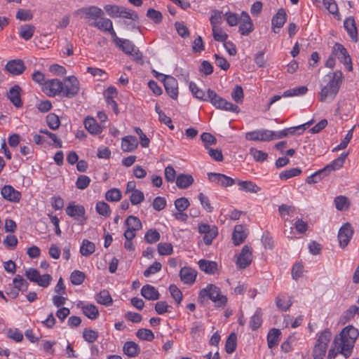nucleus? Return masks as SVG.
I'll list each match as a JSON object with an SVG mask.
<instances>
[{
    "mask_svg": "<svg viewBox=\"0 0 359 359\" xmlns=\"http://www.w3.org/2000/svg\"><path fill=\"white\" fill-rule=\"evenodd\" d=\"M272 130L267 129L256 130L245 133V138L251 141L269 142L273 140Z\"/></svg>",
    "mask_w": 359,
    "mask_h": 359,
    "instance_id": "obj_13",
    "label": "nucleus"
},
{
    "mask_svg": "<svg viewBox=\"0 0 359 359\" xmlns=\"http://www.w3.org/2000/svg\"><path fill=\"white\" fill-rule=\"evenodd\" d=\"M194 178L189 174H180L176 177V184L180 189H187L194 182Z\"/></svg>",
    "mask_w": 359,
    "mask_h": 359,
    "instance_id": "obj_34",
    "label": "nucleus"
},
{
    "mask_svg": "<svg viewBox=\"0 0 359 359\" xmlns=\"http://www.w3.org/2000/svg\"><path fill=\"white\" fill-rule=\"evenodd\" d=\"M95 209L97 212L104 217H108L110 215L111 209L109 205L104 201H99L96 203Z\"/></svg>",
    "mask_w": 359,
    "mask_h": 359,
    "instance_id": "obj_53",
    "label": "nucleus"
},
{
    "mask_svg": "<svg viewBox=\"0 0 359 359\" xmlns=\"http://www.w3.org/2000/svg\"><path fill=\"white\" fill-rule=\"evenodd\" d=\"M207 97L208 100L217 109L233 111L235 113H238L240 111V109L237 105L224 100L211 89L208 90Z\"/></svg>",
    "mask_w": 359,
    "mask_h": 359,
    "instance_id": "obj_7",
    "label": "nucleus"
},
{
    "mask_svg": "<svg viewBox=\"0 0 359 359\" xmlns=\"http://www.w3.org/2000/svg\"><path fill=\"white\" fill-rule=\"evenodd\" d=\"M325 80L328 83L321 88L320 93V101L325 102L327 99L334 100L339 92L343 80V74L341 71H336L328 74L325 76Z\"/></svg>",
    "mask_w": 359,
    "mask_h": 359,
    "instance_id": "obj_2",
    "label": "nucleus"
},
{
    "mask_svg": "<svg viewBox=\"0 0 359 359\" xmlns=\"http://www.w3.org/2000/svg\"><path fill=\"white\" fill-rule=\"evenodd\" d=\"M354 233V229L349 222L344 224L339 229L337 238L339 246L344 249L349 243Z\"/></svg>",
    "mask_w": 359,
    "mask_h": 359,
    "instance_id": "obj_10",
    "label": "nucleus"
},
{
    "mask_svg": "<svg viewBox=\"0 0 359 359\" xmlns=\"http://www.w3.org/2000/svg\"><path fill=\"white\" fill-rule=\"evenodd\" d=\"M212 36L215 41L225 42L228 38V34L222 30L219 26L212 27Z\"/></svg>",
    "mask_w": 359,
    "mask_h": 359,
    "instance_id": "obj_45",
    "label": "nucleus"
},
{
    "mask_svg": "<svg viewBox=\"0 0 359 359\" xmlns=\"http://www.w3.org/2000/svg\"><path fill=\"white\" fill-rule=\"evenodd\" d=\"M83 314L91 320L96 319L99 316V311L96 306L88 304L81 307Z\"/></svg>",
    "mask_w": 359,
    "mask_h": 359,
    "instance_id": "obj_39",
    "label": "nucleus"
},
{
    "mask_svg": "<svg viewBox=\"0 0 359 359\" xmlns=\"http://www.w3.org/2000/svg\"><path fill=\"white\" fill-rule=\"evenodd\" d=\"M144 199V195L140 190L134 191L130 196V201L133 205L141 203Z\"/></svg>",
    "mask_w": 359,
    "mask_h": 359,
    "instance_id": "obj_61",
    "label": "nucleus"
},
{
    "mask_svg": "<svg viewBox=\"0 0 359 359\" xmlns=\"http://www.w3.org/2000/svg\"><path fill=\"white\" fill-rule=\"evenodd\" d=\"M116 46L121 49L126 54L129 55L137 62H142V55L134 43L128 39H117Z\"/></svg>",
    "mask_w": 359,
    "mask_h": 359,
    "instance_id": "obj_8",
    "label": "nucleus"
},
{
    "mask_svg": "<svg viewBox=\"0 0 359 359\" xmlns=\"http://www.w3.org/2000/svg\"><path fill=\"white\" fill-rule=\"evenodd\" d=\"M136 336L141 340L151 341L154 339L153 332L149 329L141 328L136 332Z\"/></svg>",
    "mask_w": 359,
    "mask_h": 359,
    "instance_id": "obj_49",
    "label": "nucleus"
},
{
    "mask_svg": "<svg viewBox=\"0 0 359 359\" xmlns=\"http://www.w3.org/2000/svg\"><path fill=\"white\" fill-rule=\"evenodd\" d=\"M248 236L246 229L242 225H236L232 233V240L235 245H239L244 242Z\"/></svg>",
    "mask_w": 359,
    "mask_h": 359,
    "instance_id": "obj_23",
    "label": "nucleus"
},
{
    "mask_svg": "<svg viewBox=\"0 0 359 359\" xmlns=\"http://www.w3.org/2000/svg\"><path fill=\"white\" fill-rule=\"evenodd\" d=\"M276 304L279 309L285 311L291 306L292 302L290 299L287 301L284 296H278L276 299Z\"/></svg>",
    "mask_w": 359,
    "mask_h": 359,
    "instance_id": "obj_56",
    "label": "nucleus"
},
{
    "mask_svg": "<svg viewBox=\"0 0 359 359\" xmlns=\"http://www.w3.org/2000/svg\"><path fill=\"white\" fill-rule=\"evenodd\" d=\"M158 252L161 255H170L173 252L172 245L169 243H160L158 245Z\"/></svg>",
    "mask_w": 359,
    "mask_h": 359,
    "instance_id": "obj_59",
    "label": "nucleus"
},
{
    "mask_svg": "<svg viewBox=\"0 0 359 359\" xmlns=\"http://www.w3.org/2000/svg\"><path fill=\"white\" fill-rule=\"evenodd\" d=\"M95 250V245L93 242L86 239L83 240L80 248V252L83 256L88 257L92 255Z\"/></svg>",
    "mask_w": 359,
    "mask_h": 359,
    "instance_id": "obj_38",
    "label": "nucleus"
},
{
    "mask_svg": "<svg viewBox=\"0 0 359 359\" xmlns=\"http://www.w3.org/2000/svg\"><path fill=\"white\" fill-rule=\"evenodd\" d=\"M238 184L240 186V190L245 192L256 194L261 190V188L252 181L238 180Z\"/></svg>",
    "mask_w": 359,
    "mask_h": 359,
    "instance_id": "obj_35",
    "label": "nucleus"
},
{
    "mask_svg": "<svg viewBox=\"0 0 359 359\" xmlns=\"http://www.w3.org/2000/svg\"><path fill=\"white\" fill-rule=\"evenodd\" d=\"M160 233L156 230L151 229L147 231L144 236V240L147 243L152 244L160 240Z\"/></svg>",
    "mask_w": 359,
    "mask_h": 359,
    "instance_id": "obj_52",
    "label": "nucleus"
},
{
    "mask_svg": "<svg viewBox=\"0 0 359 359\" xmlns=\"http://www.w3.org/2000/svg\"><path fill=\"white\" fill-rule=\"evenodd\" d=\"M1 194L4 198L7 201L18 203L21 198V194L15 190L12 186L6 185L1 189Z\"/></svg>",
    "mask_w": 359,
    "mask_h": 359,
    "instance_id": "obj_21",
    "label": "nucleus"
},
{
    "mask_svg": "<svg viewBox=\"0 0 359 359\" xmlns=\"http://www.w3.org/2000/svg\"><path fill=\"white\" fill-rule=\"evenodd\" d=\"M118 18H128L134 21L138 20L139 17L135 11L128 10L123 6H121L120 15Z\"/></svg>",
    "mask_w": 359,
    "mask_h": 359,
    "instance_id": "obj_57",
    "label": "nucleus"
},
{
    "mask_svg": "<svg viewBox=\"0 0 359 359\" xmlns=\"http://www.w3.org/2000/svg\"><path fill=\"white\" fill-rule=\"evenodd\" d=\"M63 95L67 97H74L78 95L80 87L79 81L74 76H67L65 79Z\"/></svg>",
    "mask_w": 359,
    "mask_h": 359,
    "instance_id": "obj_12",
    "label": "nucleus"
},
{
    "mask_svg": "<svg viewBox=\"0 0 359 359\" xmlns=\"http://www.w3.org/2000/svg\"><path fill=\"white\" fill-rule=\"evenodd\" d=\"M280 333V330L276 328H273L269 332L267 335V344L269 348H272L278 345Z\"/></svg>",
    "mask_w": 359,
    "mask_h": 359,
    "instance_id": "obj_36",
    "label": "nucleus"
},
{
    "mask_svg": "<svg viewBox=\"0 0 359 359\" xmlns=\"http://www.w3.org/2000/svg\"><path fill=\"white\" fill-rule=\"evenodd\" d=\"M21 88L18 85H15L9 90L8 93V97L13 104L20 108L22 106V102L20 98Z\"/></svg>",
    "mask_w": 359,
    "mask_h": 359,
    "instance_id": "obj_22",
    "label": "nucleus"
},
{
    "mask_svg": "<svg viewBox=\"0 0 359 359\" xmlns=\"http://www.w3.org/2000/svg\"><path fill=\"white\" fill-rule=\"evenodd\" d=\"M208 177L210 182H215L224 187L232 186L235 183L233 178L221 173L209 172Z\"/></svg>",
    "mask_w": 359,
    "mask_h": 359,
    "instance_id": "obj_18",
    "label": "nucleus"
},
{
    "mask_svg": "<svg viewBox=\"0 0 359 359\" xmlns=\"http://www.w3.org/2000/svg\"><path fill=\"white\" fill-rule=\"evenodd\" d=\"M141 294L147 299L157 300L160 297L159 292L150 285H144L141 289Z\"/></svg>",
    "mask_w": 359,
    "mask_h": 359,
    "instance_id": "obj_33",
    "label": "nucleus"
},
{
    "mask_svg": "<svg viewBox=\"0 0 359 359\" xmlns=\"http://www.w3.org/2000/svg\"><path fill=\"white\" fill-rule=\"evenodd\" d=\"M164 87L167 94L173 100L178 97V82L173 76L165 78Z\"/></svg>",
    "mask_w": 359,
    "mask_h": 359,
    "instance_id": "obj_19",
    "label": "nucleus"
},
{
    "mask_svg": "<svg viewBox=\"0 0 359 359\" xmlns=\"http://www.w3.org/2000/svg\"><path fill=\"white\" fill-rule=\"evenodd\" d=\"M252 260V248L247 245H244L237 257L236 264L238 268L241 269H245L251 264Z\"/></svg>",
    "mask_w": 359,
    "mask_h": 359,
    "instance_id": "obj_15",
    "label": "nucleus"
},
{
    "mask_svg": "<svg viewBox=\"0 0 359 359\" xmlns=\"http://www.w3.org/2000/svg\"><path fill=\"white\" fill-rule=\"evenodd\" d=\"M121 191L116 188L108 190L105 194V199L109 202H117L121 199Z\"/></svg>",
    "mask_w": 359,
    "mask_h": 359,
    "instance_id": "obj_42",
    "label": "nucleus"
},
{
    "mask_svg": "<svg viewBox=\"0 0 359 359\" xmlns=\"http://www.w3.org/2000/svg\"><path fill=\"white\" fill-rule=\"evenodd\" d=\"M313 120L308 121L304 124L299 125L298 126L294 127H290L288 128H286V131L287 133V135H295L296 133L301 134L305 130H306L312 123Z\"/></svg>",
    "mask_w": 359,
    "mask_h": 359,
    "instance_id": "obj_44",
    "label": "nucleus"
},
{
    "mask_svg": "<svg viewBox=\"0 0 359 359\" xmlns=\"http://www.w3.org/2000/svg\"><path fill=\"white\" fill-rule=\"evenodd\" d=\"M243 22L239 26V32L242 35H248L253 30V24L249 16L245 12H242Z\"/></svg>",
    "mask_w": 359,
    "mask_h": 359,
    "instance_id": "obj_28",
    "label": "nucleus"
},
{
    "mask_svg": "<svg viewBox=\"0 0 359 359\" xmlns=\"http://www.w3.org/2000/svg\"><path fill=\"white\" fill-rule=\"evenodd\" d=\"M198 232L204 234V243L209 245L217 235V228L215 226H211L206 224H202L198 226Z\"/></svg>",
    "mask_w": 359,
    "mask_h": 359,
    "instance_id": "obj_16",
    "label": "nucleus"
},
{
    "mask_svg": "<svg viewBox=\"0 0 359 359\" xmlns=\"http://www.w3.org/2000/svg\"><path fill=\"white\" fill-rule=\"evenodd\" d=\"M196 275V271L189 267H183L181 269L180 272V278L185 284H191L194 283Z\"/></svg>",
    "mask_w": 359,
    "mask_h": 359,
    "instance_id": "obj_26",
    "label": "nucleus"
},
{
    "mask_svg": "<svg viewBox=\"0 0 359 359\" xmlns=\"http://www.w3.org/2000/svg\"><path fill=\"white\" fill-rule=\"evenodd\" d=\"M95 299L98 304L109 306L112 303V298L109 294V292L103 290L100 293L96 295Z\"/></svg>",
    "mask_w": 359,
    "mask_h": 359,
    "instance_id": "obj_41",
    "label": "nucleus"
},
{
    "mask_svg": "<svg viewBox=\"0 0 359 359\" xmlns=\"http://www.w3.org/2000/svg\"><path fill=\"white\" fill-rule=\"evenodd\" d=\"M65 212L67 215L73 217L79 222V224L83 225L86 223V210L81 205H76L74 202H70L66 208Z\"/></svg>",
    "mask_w": 359,
    "mask_h": 359,
    "instance_id": "obj_9",
    "label": "nucleus"
},
{
    "mask_svg": "<svg viewBox=\"0 0 359 359\" xmlns=\"http://www.w3.org/2000/svg\"><path fill=\"white\" fill-rule=\"evenodd\" d=\"M125 224L127 227L123 234L125 238H134L136 236V232L142 228L140 219L133 215L128 217Z\"/></svg>",
    "mask_w": 359,
    "mask_h": 359,
    "instance_id": "obj_11",
    "label": "nucleus"
},
{
    "mask_svg": "<svg viewBox=\"0 0 359 359\" xmlns=\"http://www.w3.org/2000/svg\"><path fill=\"white\" fill-rule=\"evenodd\" d=\"M35 27L33 25H24L20 28L19 35L25 41L31 39L35 32Z\"/></svg>",
    "mask_w": 359,
    "mask_h": 359,
    "instance_id": "obj_37",
    "label": "nucleus"
},
{
    "mask_svg": "<svg viewBox=\"0 0 359 359\" xmlns=\"http://www.w3.org/2000/svg\"><path fill=\"white\" fill-rule=\"evenodd\" d=\"M85 128L93 135H98L102 133V128L92 117H87L83 122Z\"/></svg>",
    "mask_w": 359,
    "mask_h": 359,
    "instance_id": "obj_32",
    "label": "nucleus"
},
{
    "mask_svg": "<svg viewBox=\"0 0 359 359\" xmlns=\"http://www.w3.org/2000/svg\"><path fill=\"white\" fill-rule=\"evenodd\" d=\"M74 13L83 16L88 20V25L95 28V25H100L104 20L109 19L104 17V11L95 6L83 7L76 11Z\"/></svg>",
    "mask_w": 359,
    "mask_h": 359,
    "instance_id": "obj_5",
    "label": "nucleus"
},
{
    "mask_svg": "<svg viewBox=\"0 0 359 359\" xmlns=\"http://www.w3.org/2000/svg\"><path fill=\"white\" fill-rule=\"evenodd\" d=\"M237 335L235 332H231L226 339L225 344V350L227 353H232L235 351L237 345Z\"/></svg>",
    "mask_w": 359,
    "mask_h": 359,
    "instance_id": "obj_40",
    "label": "nucleus"
},
{
    "mask_svg": "<svg viewBox=\"0 0 359 359\" xmlns=\"http://www.w3.org/2000/svg\"><path fill=\"white\" fill-rule=\"evenodd\" d=\"M348 156V153H342L337 158L334 160L330 164L325 165L313 174L307 177L306 182L307 184H316L320 182L323 178L327 176L332 171L337 170L342 168L345 160Z\"/></svg>",
    "mask_w": 359,
    "mask_h": 359,
    "instance_id": "obj_3",
    "label": "nucleus"
},
{
    "mask_svg": "<svg viewBox=\"0 0 359 359\" xmlns=\"http://www.w3.org/2000/svg\"><path fill=\"white\" fill-rule=\"evenodd\" d=\"M301 172L302 170L300 168H293L281 172L279 177L282 180H287L291 177L299 175Z\"/></svg>",
    "mask_w": 359,
    "mask_h": 359,
    "instance_id": "obj_48",
    "label": "nucleus"
},
{
    "mask_svg": "<svg viewBox=\"0 0 359 359\" xmlns=\"http://www.w3.org/2000/svg\"><path fill=\"white\" fill-rule=\"evenodd\" d=\"M344 27L353 41H358V32L355 20L353 17H348L344 22Z\"/></svg>",
    "mask_w": 359,
    "mask_h": 359,
    "instance_id": "obj_27",
    "label": "nucleus"
},
{
    "mask_svg": "<svg viewBox=\"0 0 359 359\" xmlns=\"http://www.w3.org/2000/svg\"><path fill=\"white\" fill-rule=\"evenodd\" d=\"M358 335L359 332L354 327H345L339 334L334 337L327 359H334L338 354L343 355L346 358L350 357Z\"/></svg>",
    "mask_w": 359,
    "mask_h": 359,
    "instance_id": "obj_1",
    "label": "nucleus"
},
{
    "mask_svg": "<svg viewBox=\"0 0 359 359\" xmlns=\"http://www.w3.org/2000/svg\"><path fill=\"white\" fill-rule=\"evenodd\" d=\"M70 279L73 285H79L84 281L85 274L82 271L75 270L71 273Z\"/></svg>",
    "mask_w": 359,
    "mask_h": 359,
    "instance_id": "obj_55",
    "label": "nucleus"
},
{
    "mask_svg": "<svg viewBox=\"0 0 359 359\" xmlns=\"http://www.w3.org/2000/svg\"><path fill=\"white\" fill-rule=\"evenodd\" d=\"M334 204L336 208L342 211L349 208L350 203L348 198L344 196H338L334 198Z\"/></svg>",
    "mask_w": 359,
    "mask_h": 359,
    "instance_id": "obj_47",
    "label": "nucleus"
},
{
    "mask_svg": "<svg viewBox=\"0 0 359 359\" xmlns=\"http://www.w3.org/2000/svg\"><path fill=\"white\" fill-rule=\"evenodd\" d=\"M331 338L332 332L328 329L319 334L313 349V359H323Z\"/></svg>",
    "mask_w": 359,
    "mask_h": 359,
    "instance_id": "obj_6",
    "label": "nucleus"
},
{
    "mask_svg": "<svg viewBox=\"0 0 359 359\" xmlns=\"http://www.w3.org/2000/svg\"><path fill=\"white\" fill-rule=\"evenodd\" d=\"M44 90L49 96L63 94L64 84L57 79H50L44 83Z\"/></svg>",
    "mask_w": 359,
    "mask_h": 359,
    "instance_id": "obj_14",
    "label": "nucleus"
},
{
    "mask_svg": "<svg viewBox=\"0 0 359 359\" xmlns=\"http://www.w3.org/2000/svg\"><path fill=\"white\" fill-rule=\"evenodd\" d=\"M90 181L89 177L82 175L78 177L76 186L79 189L83 190L89 186Z\"/></svg>",
    "mask_w": 359,
    "mask_h": 359,
    "instance_id": "obj_63",
    "label": "nucleus"
},
{
    "mask_svg": "<svg viewBox=\"0 0 359 359\" xmlns=\"http://www.w3.org/2000/svg\"><path fill=\"white\" fill-rule=\"evenodd\" d=\"M250 154L257 162H263L268 157V154L266 153L255 148L250 149Z\"/></svg>",
    "mask_w": 359,
    "mask_h": 359,
    "instance_id": "obj_62",
    "label": "nucleus"
},
{
    "mask_svg": "<svg viewBox=\"0 0 359 359\" xmlns=\"http://www.w3.org/2000/svg\"><path fill=\"white\" fill-rule=\"evenodd\" d=\"M46 123L48 127L53 130L59 128L60 126V121L59 117L53 113H50L47 115Z\"/></svg>",
    "mask_w": 359,
    "mask_h": 359,
    "instance_id": "obj_46",
    "label": "nucleus"
},
{
    "mask_svg": "<svg viewBox=\"0 0 359 359\" xmlns=\"http://www.w3.org/2000/svg\"><path fill=\"white\" fill-rule=\"evenodd\" d=\"M147 16L152 20L155 23H160L163 19L161 13L154 8H149L147 10Z\"/></svg>",
    "mask_w": 359,
    "mask_h": 359,
    "instance_id": "obj_64",
    "label": "nucleus"
},
{
    "mask_svg": "<svg viewBox=\"0 0 359 359\" xmlns=\"http://www.w3.org/2000/svg\"><path fill=\"white\" fill-rule=\"evenodd\" d=\"M262 313L260 310H257L250 320V327L252 330H257L262 325Z\"/></svg>",
    "mask_w": 359,
    "mask_h": 359,
    "instance_id": "obj_50",
    "label": "nucleus"
},
{
    "mask_svg": "<svg viewBox=\"0 0 359 359\" xmlns=\"http://www.w3.org/2000/svg\"><path fill=\"white\" fill-rule=\"evenodd\" d=\"M124 354L130 358H135L140 353V346L134 341H126L123 346Z\"/></svg>",
    "mask_w": 359,
    "mask_h": 359,
    "instance_id": "obj_30",
    "label": "nucleus"
},
{
    "mask_svg": "<svg viewBox=\"0 0 359 359\" xmlns=\"http://www.w3.org/2000/svg\"><path fill=\"white\" fill-rule=\"evenodd\" d=\"M210 20L212 27H214V26H218L223 21L222 12L217 10L213 11Z\"/></svg>",
    "mask_w": 359,
    "mask_h": 359,
    "instance_id": "obj_60",
    "label": "nucleus"
},
{
    "mask_svg": "<svg viewBox=\"0 0 359 359\" xmlns=\"http://www.w3.org/2000/svg\"><path fill=\"white\" fill-rule=\"evenodd\" d=\"M286 13L283 9H280L273 17L271 24L275 33L278 32L276 29L281 28L286 22Z\"/></svg>",
    "mask_w": 359,
    "mask_h": 359,
    "instance_id": "obj_31",
    "label": "nucleus"
},
{
    "mask_svg": "<svg viewBox=\"0 0 359 359\" xmlns=\"http://www.w3.org/2000/svg\"><path fill=\"white\" fill-rule=\"evenodd\" d=\"M189 89L196 98L203 101L208 100V97H205V93L201 89L198 88L196 84L193 81H191L189 83Z\"/></svg>",
    "mask_w": 359,
    "mask_h": 359,
    "instance_id": "obj_51",
    "label": "nucleus"
},
{
    "mask_svg": "<svg viewBox=\"0 0 359 359\" xmlns=\"http://www.w3.org/2000/svg\"><path fill=\"white\" fill-rule=\"evenodd\" d=\"M138 146L137 138L133 135L126 136L121 140V149L125 152H132Z\"/></svg>",
    "mask_w": 359,
    "mask_h": 359,
    "instance_id": "obj_25",
    "label": "nucleus"
},
{
    "mask_svg": "<svg viewBox=\"0 0 359 359\" xmlns=\"http://www.w3.org/2000/svg\"><path fill=\"white\" fill-rule=\"evenodd\" d=\"M95 25L97 26V29L101 32L109 33L113 37V41L115 45H117L118 41L116 40L119 38L116 36V34L113 28L112 21L110 19L104 20L100 25L97 24Z\"/></svg>",
    "mask_w": 359,
    "mask_h": 359,
    "instance_id": "obj_29",
    "label": "nucleus"
},
{
    "mask_svg": "<svg viewBox=\"0 0 359 359\" xmlns=\"http://www.w3.org/2000/svg\"><path fill=\"white\" fill-rule=\"evenodd\" d=\"M308 88L306 86H299L297 88H294L292 89H289L285 91L283 94V96L286 97H293V96H299L303 95L306 93Z\"/></svg>",
    "mask_w": 359,
    "mask_h": 359,
    "instance_id": "obj_43",
    "label": "nucleus"
},
{
    "mask_svg": "<svg viewBox=\"0 0 359 359\" xmlns=\"http://www.w3.org/2000/svg\"><path fill=\"white\" fill-rule=\"evenodd\" d=\"M6 69L13 75H20L25 72L26 67L22 60L15 59L7 62Z\"/></svg>",
    "mask_w": 359,
    "mask_h": 359,
    "instance_id": "obj_20",
    "label": "nucleus"
},
{
    "mask_svg": "<svg viewBox=\"0 0 359 359\" xmlns=\"http://www.w3.org/2000/svg\"><path fill=\"white\" fill-rule=\"evenodd\" d=\"M198 264L200 269L207 274H215L218 271V264L215 261L200 259Z\"/></svg>",
    "mask_w": 359,
    "mask_h": 359,
    "instance_id": "obj_24",
    "label": "nucleus"
},
{
    "mask_svg": "<svg viewBox=\"0 0 359 359\" xmlns=\"http://www.w3.org/2000/svg\"><path fill=\"white\" fill-rule=\"evenodd\" d=\"M334 52L341 62L347 66L348 71H352L353 66L351 59L346 49L340 43H336L334 46Z\"/></svg>",
    "mask_w": 359,
    "mask_h": 359,
    "instance_id": "obj_17",
    "label": "nucleus"
},
{
    "mask_svg": "<svg viewBox=\"0 0 359 359\" xmlns=\"http://www.w3.org/2000/svg\"><path fill=\"white\" fill-rule=\"evenodd\" d=\"M87 72L99 80H105L107 78V73L100 68L88 67H87Z\"/></svg>",
    "mask_w": 359,
    "mask_h": 359,
    "instance_id": "obj_58",
    "label": "nucleus"
},
{
    "mask_svg": "<svg viewBox=\"0 0 359 359\" xmlns=\"http://www.w3.org/2000/svg\"><path fill=\"white\" fill-rule=\"evenodd\" d=\"M206 298L214 302L216 307L224 308L227 303V297L222 294L220 288L214 284H208L205 288L201 290L198 300L203 303Z\"/></svg>",
    "mask_w": 359,
    "mask_h": 359,
    "instance_id": "obj_4",
    "label": "nucleus"
},
{
    "mask_svg": "<svg viewBox=\"0 0 359 359\" xmlns=\"http://www.w3.org/2000/svg\"><path fill=\"white\" fill-rule=\"evenodd\" d=\"M355 128V126L348 131L347 134L346 135L344 139L341 141V142L337 145L336 147H334L332 150V151H337L339 150L344 149L347 147L348 144L349 143L350 140H351L353 137V130Z\"/></svg>",
    "mask_w": 359,
    "mask_h": 359,
    "instance_id": "obj_54",
    "label": "nucleus"
}]
</instances>
